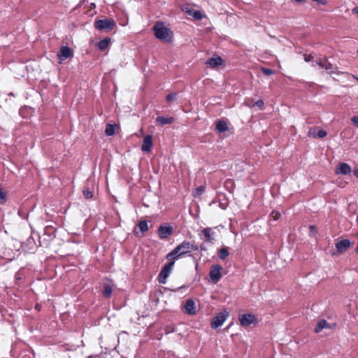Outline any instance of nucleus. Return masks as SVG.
<instances>
[{
	"label": "nucleus",
	"instance_id": "nucleus-33",
	"mask_svg": "<svg viewBox=\"0 0 358 358\" xmlns=\"http://www.w3.org/2000/svg\"><path fill=\"white\" fill-rule=\"evenodd\" d=\"M54 228L52 226H46L44 228V234L50 236Z\"/></svg>",
	"mask_w": 358,
	"mask_h": 358
},
{
	"label": "nucleus",
	"instance_id": "nucleus-37",
	"mask_svg": "<svg viewBox=\"0 0 358 358\" xmlns=\"http://www.w3.org/2000/svg\"><path fill=\"white\" fill-rule=\"evenodd\" d=\"M316 64H317L320 67L324 68V64H325V59L322 61L321 59L319 60H316L315 62Z\"/></svg>",
	"mask_w": 358,
	"mask_h": 358
},
{
	"label": "nucleus",
	"instance_id": "nucleus-9",
	"mask_svg": "<svg viewBox=\"0 0 358 358\" xmlns=\"http://www.w3.org/2000/svg\"><path fill=\"white\" fill-rule=\"evenodd\" d=\"M202 234L203 237H201V238L206 242H209L210 243H213L215 241V232L213 231L211 227H206L202 230Z\"/></svg>",
	"mask_w": 358,
	"mask_h": 358
},
{
	"label": "nucleus",
	"instance_id": "nucleus-10",
	"mask_svg": "<svg viewBox=\"0 0 358 358\" xmlns=\"http://www.w3.org/2000/svg\"><path fill=\"white\" fill-rule=\"evenodd\" d=\"M350 245H351L350 241L348 238H345V239H343L339 241H337L335 243V247H336L338 252L342 253V252H345V250H347L350 247Z\"/></svg>",
	"mask_w": 358,
	"mask_h": 358
},
{
	"label": "nucleus",
	"instance_id": "nucleus-46",
	"mask_svg": "<svg viewBox=\"0 0 358 358\" xmlns=\"http://www.w3.org/2000/svg\"><path fill=\"white\" fill-rule=\"evenodd\" d=\"M355 252L358 254V245L357 246V248L355 249Z\"/></svg>",
	"mask_w": 358,
	"mask_h": 358
},
{
	"label": "nucleus",
	"instance_id": "nucleus-32",
	"mask_svg": "<svg viewBox=\"0 0 358 358\" xmlns=\"http://www.w3.org/2000/svg\"><path fill=\"white\" fill-rule=\"evenodd\" d=\"M83 193L86 199H90L93 196L92 192L89 189H84Z\"/></svg>",
	"mask_w": 358,
	"mask_h": 358
},
{
	"label": "nucleus",
	"instance_id": "nucleus-36",
	"mask_svg": "<svg viewBox=\"0 0 358 358\" xmlns=\"http://www.w3.org/2000/svg\"><path fill=\"white\" fill-rule=\"evenodd\" d=\"M353 124L358 129V116L355 115L351 118Z\"/></svg>",
	"mask_w": 358,
	"mask_h": 358
},
{
	"label": "nucleus",
	"instance_id": "nucleus-43",
	"mask_svg": "<svg viewBox=\"0 0 358 358\" xmlns=\"http://www.w3.org/2000/svg\"><path fill=\"white\" fill-rule=\"evenodd\" d=\"M99 355H89L87 358H97Z\"/></svg>",
	"mask_w": 358,
	"mask_h": 358
},
{
	"label": "nucleus",
	"instance_id": "nucleus-3",
	"mask_svg": "<svg viewBox=\"0 0 358 358\" xmlns=\"http://www.w3.org/2000/svg\"><path fill=\"white\" fill-rule=\"evenodd\" d=\"M169 262L165 264L162 268L158 275V282L160 284H165L166 282L167 278L171 274L176 260H169Z\"/></svg>",
	"mask_w": 358,
	"mask_h": 358
},
{
	"label": "nucleus",
	"instance_id": "nucleus-39",
	"mask_svg": "<svg viewBox=\"0 0 358 358\" xmlns=\"http://www.w3.org/2000/svg\"><path fill=\"white\" fill-rule=\"evenodd\" d=\"M313 1H316L322 5H325L327 3V0H313Z\"/></svg>",
	"mask_w": 358,
	"mask_h": 358
},
{
	"label": "nucleus",
	"instance_id": "nucleus-31",
	"mask_svg": "<svg viewBox=\"0 0 358 358\" xmlns=\"http://www.w3.org/2000/svg\"><path fill=\"white\" fill-rule=\"evenodd\" d=\"M262 71L265 76H271L275 73V71L273 69L265 67L262 68Z\"/></svg>",
	"mask_w": 358,
	"mask_h": 358
},
{
	"label": "nucleus",
	"instance_id": "nucleus-34",
	"mask_svg": "<svg viewBox=\"0 0 358 358\" xmlns=\"http://www.w3.org/2000/svg\"><path fill=\"white\" fill-rule=\"evenodd\" d=\"M303 59L306 62H313V56L310 54V55H303Z\"/></svg>",
	"mask_w": 358,
	"mask_h": 358
},
{
	"label": "nucleus",
	"instance_id": "nucleus-14",
	"mask_svg": "<svg viewBox=\"0 0 358 358\" xmlns=\"http://www.w3.org/2000/svg\"><path fill=\"white\" fill-rule=\"evenodd\" d=\"M352 171V169L350 166L345 163V162H341L339 164L338 167H337L336 173L337 174H342V175H349Z\"/></svg>",
	"mask_w": 358,
	"mask_h": 358
},
{
	"label": "nucleus",
	"instance_id": "nucleus-2",
	"mask_svg": "<svg viewBox=\"0 0 358 358\" xmlns=\"http://www.w3.org/2000/svg\"><path fill=\"white\" fill-rule=\"evenodd\" d=\"M155 36L163 42L171 43L173 40V31L162 22H157L152 27Z\"/></svg>",
	"mask_w": 358,
	"mask_h": 358
},
{
	"label": "nucleus",
	"instance_id": "nucleus-44",
	"mask_svg": "<svg viewBox=\"0 0 358 358\" xmlns=\"http://www.w3.org/2000/svg\"><path fill=\"white\" fill-rule=\"evenodd\" d=\"M36 237H37V238L38 239V243H39V245H41L40 236H39L38 235H36Z\"/></svg>",
	"mask_w": 358,
	"mask_h": 358
},
{
	"label": "nucleus",
	"instance_id": "nucleus-5",
	"mask_svg": "<svg viewBox=\"0 0 358 358\" xmlns=\"http://www.w3.org/2000/svg\"><path fill=\"white\" fill-rule=\"evenodd\" d=\"M115 26V22L113 19L99 20L95 21L94 27L98 30H112Z\"/></svg>",
	"mask_w": 358,
	"mask_h": 358
},
{
	"label": "nucleus",
	"instance_id": "nucleus-38",
	"mask_svg": "<svg viewBox=\"0 0 358 358\" xmlns=\"http://www.w3.org/2000/svg\"><path fill=\"white\" fill-rule=\"evenodd\" d=\"M309 229L310 233L315 234L317 232V227L315 225H310Z\"/></svg>",
	"mask_w": 358,
	"mask_h": 358
},
{
	"label": "nucleus",
	"instance_id": "nucleus-41",
	"mask_svg": "<svg viewBox=\"0 0 358 358\" xmlns=\"http://www.w3.org/2000/svg\"><path fill=\"white\" fill-rule=\"evenodd\" d=\"M199 247V249H200L201 251H205L206 250V247L203 244H201Z\"/></svg>",
	"mask_w": 358,
	"mask_h": 358
},
{
	"label": "nucleus",
	"instance_id": "nucleus-26",
	"mask_svg": "<svg viewBox=\"0 0 358 358\" xmlns=\"http://www.w3.org/2000/svg\"><path fill=\"white\" fill-rule=\"evenodd\" d=\"M323 69L328 71L329 74L334 73V66L331 64L327 59H325V64Z\"/></svg>",
	"mask_w": 358,
	"mask_h": 358
},
{
	"label": "nucleus",
	"instance_id": "nucleus-27",
	"mask_svg": "<svg viewBox=\"0 0 358 358\" xmlns=\"http://www.w3.org/2000/svg\"><path fill=\"white\" fill-rule=\"evenodd\" d=\"M105 133L108 136H113L115 134V125L107 124Z\"/></svg>",
	"mask_w": 358,
	"mask_h": 358
},
{
	"label": "nucleus",
	"instance_id": "nucleus-21",
	"mask_svg": "<svg viewBox=\"0 0 358 358\" xmlns=\"http://www.w3.org/2000/svg\"><path fill=\"white\" fill-rule=\"evenodd\" d=\"M215 129L219 133L227 131L229 129L227 122L225 120H219L216 123Z\"/></svg>",
	"mask_w": 358,
	"mask_h": 358
},
{
	"label": "nucleus",
	"instance_id": "nucleus-40",
	"mask_svg": "<svg viewBox=\"0 0 358 358\" xmlns=\"http://www.w3.org/2000/svg\"><path fill=\"white\" fill-rule=\"evenodd\" d=\"M352 172L354 176L358 178V168H355Z\"/></svg>",
	"mask_w": 358,
	"mask_h": 358
},
{
	"label": "nucleus",
	"instance_id": "nucleus-16",
	"mask_svg": "<svg viewBox=\"0 0 358 358\" xmlns=\"http://www.w3.org/2000/svg\"><path fill=\"white\" fill-rule=\"evenodd\" d=\"M38 245L36 243V241L34 238V237L31 235L26 241V242L24 243V247L27 250H34L36 249Z\"/></svg>",
	"mask_w": 358,
	"mask_h": 358
},
{
	"label": "nucleus",
	"instance_id": "nucleus-22",
	"mask_svg": "<svg viewBox=\"0 0 358 358\" xmlns=\"http://www.w3.org/2000/svg\"><path fill=\"white\" fill-rule=\"evenodd\" d=\"M110 41V38H105L102 40H101L98 44L97 47L100 50H104L108 47L109 42Z\"/></svg>",
	"mask_w": 358,
	"mask_h": 358
},
{
	"label": "nucleus",
	"instance_id": "nucleus-8",
	"mask_svg": "<svg viewBox=\"0 0 358 358\" xmlns=\"http://www.w3.org/2000/svg\"><path fill=\"white\" fill-rule=\"evenodd\" d=\"M173 227L171 225L166 224L160 225L159 227L157 234L159 238L166 239L173 234Z\"/></svg>",
	"mask_w": 358,
	"mask_h": 358
},
{
	"label": "nucleus",
	"instance_id": "nucleus-12",
	"mask_svg": "<svg viewBox=\"0 0 358 358\" xmlns=\"http://www.w3.org/2000/svg\"><path fill=\"white\" fill-rule=\"evenodd\" d=\"M72 56V51L68 46H62L59 52L57 54V57L60 60H65Z\"/></svg>",
	"mask_w": 358,
	"mask_h": 358
},
{
	"label": "nucleus",
	"instance_id": "nucleus-28",
	"mask_svg": "<svg viewBox=\"0 0 358 358\" xmlns=\"http://www.w3.org/2000/svg\"><path fill=\"white\" fill-rule=\"evenodd\" d=\"M177 93H170L166 96V100L167 102L171 103L177 99Z\"/></svg>",
	"mask_w": 358,
	"mask_h": 358
},
{
	"label": "nucleus",
	"instance_id": "nucleus-24",
	"mask_svg": "<svg viewBox=\"0 0 358 358\" xmlns=\"http://www.w3.org/2000/svg\"><path fill=\"white\" fill-rule=\"evenodd\" d=\"M218 257L220 259L224 260L229 255V250L227 248H222L218 251Z\"/></svg>",
	"mask_w": 358,
	"mask_h": 358
},
{
	"label": "nucleus",
	"instance_id": "nucleus-25",
	"mask_svg": "<svg viewBox=\"0 0 358 358\" xmlns=\"http://www.w3.org/2000/svg\"><path fill=\"white\" fill-rule=\"evenodd\" d=\"M205 191V187L203 185H200L196 187L193 192V196L196 198L200 196Z\"/></svg>",
	"mask_w": 358,
	"mask_h": 358
},
{
	"label": "nucleus",
	"instance_id": "nucleus-7",
	"mask_svg": "<svg viewBox=\"0 0 358 358\" xmlns=\"http://www.w3.org/2000/svg\"><path fill=\"white\" fill-rule=\"evenodd\" d=\"M222 270V266L220 264L213 265L210 267V270L209 272V277L210 280L213 283H217L222 277L221 271Z\"/></svg>",
	"mask_w": 358,
	"mask_h": 358
},
{
	"label": "nucleus",
	"instance_id": "nucleus-35",
	"mask_svg": "<svg viewBox=\"0 0 358 358\" xmlns=\"http://www.w3.org/2000/svg\"><path fill=\"white\" fill-rule=\"evenodd\" d=\"M255 106L262 110L264 108V101L262 99H259L255 103Z\"/></svg>",
	"mask_w": 358,
	"mask_h": 358
},
{
	"label": "nucleus",
	"instance_id": "nucleus-42",
	"mask_svg": "<svg viewBox=\"0 0 358 358\" xmlns=\"http://www.w3.org/2000/svg\"><path fill=\"white\" fill-rule=\"evenodd\" d=\"M15 280H21V277H20L19 273H16L15 275Z\"/></svg>",
	"mask_w": 358,
	"mask_h": 358
},
{
	"label": "nucleus",
	"instance_id": "nucleus-47",
	"mask_svg": "<svg viewBox=\"0 0 358 358\" xmlns=\"http://www.w3.org/2000/svg\"><path fill=\"white\" fill-rule=\"evenodd\" d=\"M357 80H358V78H357Z\"/></svg>",
	"mask_w": 358,
	"mask_h": 358
},
{
	"label": "nucleus",
	"instance_id": "nucleus-6",
	"mask_svg": "<svg viewBox=\"0 0 358 358\" xmlns=\"http://www.w3.org/2000/svg\"><path fill=\"white\" fill-rule=\"evenodd\" d=\"M229 314L227 310H223L217 314L215 317H214L210 322V326L213 329H217L221 327L223 323L226 321Z\"/></svg>",
	"mask_w": 358,
	"mask_h": 358
},
{
	"label": "nucleus",
	"instance_id": "nucleus-20",
	"mask_svg": "<svg viewBox=\"0 0 358 358\" xmlns=\"http://www.w3.org/2000/svg\"><path fill=\"white\" fill-rule=\"evenodd\" d=\"M222 59L221 57H211L208 59L206 64L212 68H215L222 64Z\"/></svg>",
	"mask_w": 358,
	"mask_h": 358
},
{
	"label": "nucleus",
	"instance_id": "nucleus-17",
	"mask_svg": "<svg viewBox=\"0 0 358 358\" xmlns=\"http://www.w3.org/2000/svg\"><path fill=\"white\" fill-rule=\"evenodd\" d=\"M174 121V118L173 117H164V116H157L156 118V124L157 125L163 126L165 124H170L173 123Z\"/></svg>",
	"mask_w": 358,
	"mask_h": 358
},
{
	"label": "nucleus",
	"instance_id": "nucleus-29",
	"mask_svg": "<svg viewBox=\"0 0 358 358\" xmlns=\"http://www.w3.org/2000/svg\"><path fill=\"white\" fill-rule=\"evenodd\" d=\"M270 217L276 221L280 217V213L277 210H273L270 214Z\"/></svg>",
	"mask_w": 358,
	"mask_h": 358
},
{
	"label": "nucleus",
	"instance_id": "nucleus-19",
	"mask_svg": "<svg viewBox=\"0 0 358 358\" xmlns=\"http://www.w3.org/2000/svg\"><path fill=\"white\" fill-rule=\"evenodd\" d=\"M186 13L197 20H201L203 17V13L200 10H195L192 8H187Z\"/></svg>",
	"mask_w": 358,
	"mask_h": 358
},
{
	"label": "nucleus",
	"instance_id": "nucleus-15",
	"mask_svg": "<svg viewBox=\"0 0 358 358\" xmlns=\"http://www.w3.org/2000/svg\"><path fill=\"white\" fill-rule=\"evenodd\" d=\"M332 326L331 324L327 322L325 320H320L316 326L315 327L314 331L316 333H320L324 329H331Z\"/></svg>",
	"mask_w": 358,
	"mask_h": 358
},
{
	"label": "nucleus",
	"instance_id": "nucleus-11",
	"mask_svg": "<svg viewBox=\"0 0 358 358\" xmlns=\"http://www.w3.org/2000/svg\"><path fill=\"white\" fill-rule=\"evenodd\" d=\"M137 228L139 229V231L141 234L146 232L148 230V221L146 220H141L138 222L134 229V234L136 236L139 237V231L137 230Z\"/></svg>",
	"mask_w": 358,
	"mask_h": 358
},
{
	"label": "nucleus",
	"instance_id": "nucleus-30",
	"mask_svg": "<svg viewBox=\"0 0 358 358\" xmlns=\"http://www.w3.org/2000/svg\"><path fill=\"white\" fill-rule=\"evenodd\" d=\"M327 133L324 129H319L315 135H314V137H317L319 138H322L327 136Z\"/></svg>",
	"mask_w": 358,
	"mask_h": 358
},
{
	"label": "nucleus",
	"instance_id": "nucleus-13",
	"mask_svg": "<svg viewBox=\"0 0 358 358\" xmlns=\"http://www.w3.org/2000/svg\"><path fill=\"white\" fill-rule=\"evenodd\" d=\"M152 137L151 135H147L143 138L141 145V150L143 152H148L152 147Z\"/></svg>",
	"mask_w": 358,
	"mask_h": 358
},
{
	"label": "nucleus",
	"instance_id": "nucleus-23",
	"mask_svg": "<svg viewBox=\"0 0 358 358\" xmlns=\"http://www.w3.org/2000/svg\"><path fill=\"white\" fill-rule=\"evenodd\" d=\"M113 292V288L110 285H104L102 294L106 298L110 297Z\"/></svg>",
	"mask_w": 358,
	"mask_h": 358
},
{
	"label": "nucleus",
	"instance_id": "nucleus-18",
	"mask_svg": "<svg viewBox=\"0 0 358 358\" xmlns=\"http://www.w3.org/2000/svg\"><path fill=\"white\" fill-rule=\"evenodd\" d=\"M185 311L189 314V315H195L196 311V307H195V303L192 299H188L186 301L185 303Z\"/></svg>",
	"mask_w": 358,
	"mask_h": 358
},
{
	"label": "nucleus",
	"instance_id": "nucleus-4",
	"mask_svg": "<svg viewBox=\"0 0 358 358\" xmlns=\"http://www.w3.org/2000/svg\"><path fill=\"white\" fill-rule=\"evenodd\" d=\"M240 325L243 327H249L252 324L256 326L258 324V319L252 313H244L238 315Z\"/></svg>",
	"mask_w": 358,
	"mask_h": 358
},
{
	"label": "nucleus",
	"instance_id": "nucleus-1",
	"mask_svg": "<svg viewBox=\"0 0 358 358\" xmlns=\"http://www.w3.org/2000/svg\"><path fill=\"white\" fill-rule=\"evenodd\" d=\"M199 247L194 242L184 241L166 255L167 260H177L185 255L192 256L191 251H196Z\"/></svg>",
	"mask_w": 358,
	"mask_h": 358
},
{
	"label": "nucleus",
	"instance_id": "nucleus-45",
	"mask_svg": "<svg viewBox=\"0 0 358 358\" xmlns=\"http://www.w3.org/2000/svg\"><path fill=\"white\" fill-rule=\"evenodd\" d=\"M294 1L298 2V3H301V2L304 1L305 0H294Z\"/></svg>",
	"mask_w": 358,
	"mask_h": 358
}]
</instances>
